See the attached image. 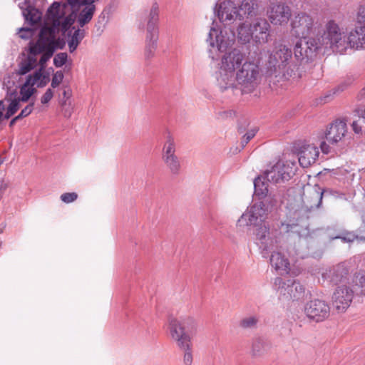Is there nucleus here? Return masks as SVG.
<instances>
[{"mask_svg": "<svg viewBox=\"0 0 365 365\" xmlns=\"http://www.w3.org/2000/svg\"><path fill=\"white\" fill-rule=\"evenodd\" d=\"M265 76L269 84L282 86L297 69L292 46L283 41H275L264 53Z\"/></svg>", "mask_w": 365, "mask_h": 365, "instance_id": "obj_1", "label": "nucleus"}, {"mask_svg": "<svg viewBox=\"0 0 365 365\" xmlns=\"http://www.w3.org/2000/svg\"><path fill=\"white\" fill-rule=\"evenodd\" d=\"M349 33L341 30L339 25L331 20L325 26L321 44L333 52L343 54L348 48H365V24H360Z\"/></svg>", "mask_w": 365, "mask_h": 365, "instance_id": "obj_2", "label": "nucleus"}, {"mask_svg": "<svg viewBox=\"0 0 365 365\" xmlns=\"http://www.w3.org/2000/svg\"><path fill=\"white\" fill-rule=\"evenodd\" d=\"M285 225L282 222H277L275 224L270 225L269 223H264L255 230L257 240L259 243V248L262 249V256L267 257L269 254L272 252L270 256L271 265L278 271L285 273L290 272V262L287 257L282 247H278L277 237L281 234L279 230L280 227ZM288 228L289 225H286Z\"/></svg>", "mask_w": 365, "mask_h": 365, "instance_id": "obj_3", "label": "nucleus"}, {"mask_svg": "<svg viewBox=\"0 0 365 365\" xmlns=\"http://www.w3.org/2000/svg\"><path fill=\"white\" fill-rule=\"evenodd\" d=\"M264 180V176H259L255 179V195L261 200L255 203L248 212L243 214L239 222L245 220L247 225H254L257 228L264 223H268L264 220L275 205L276 200L271 195H267L268 184Z\"/></svg>", "mask_w": 365, "mask_h": 365, "instance_id": "obj_4", "label": "nucleus"}, {"mask_svg": "<svg viewBox=\"0 0 365 365\" xmlns=\"http://www.w3.org/2000/svg\"><path fill=\"white\" fill-rule=\"evenodd\" d=\"M246 59L245 53L238 48H233L222 55L215 73L217 85L221 91L234 88L237 71Z\"/></svg>", "mask_w": 365, "mask_h": 365, "instance_id": "obj_5", "label": "nucleus"}, {"mask_svg": "<svg viewBox=\"0 0 365 365\" xmlns=\"http://www.w3.org/2000/svg\"><path fill=\"white\" fill-rule=\"evenodd\" d=\"M260 81V68L254 61L246 59L241 67L237 69L234 78V88L236 84L240 86L243 93H252L258 86Z\"/></svg>", "mask_w": 365, "mask_h": 365, "instance_id": "obj_6", "label": "nucleus"}, {"mask_svg": "<svg viewBox=\"0 0 365 365\" xmlns=\"http://www.w3.org/2000/svg\"><path fill=\"white\" fill-rule=\"evenodd\" d=\"M168 329L171 338L178 346L187 347V341H191V334L196 331L197 324L191 317L182 319L170 318Z\"/></svg>", "mask_w": 365, "mask_h": 365, "instance_id": "obj_7", "label": "nucleus"}, {"mask_svg": "<svg viewBox=\"0 0 365 365\" xmlns=\"http://www.w3.org/2000/svg\"><path fill=\"white\" fill-rule=\"evenodd\" d=\"M145 21L146 37L144 56L146 60H150L155 55L158 39L159 6L156 2L153 4Z\"/></svg>", "mask_w": 365, "mask_h": 365, "instance_id": "obj_8", "label": "nucleus"}, {"mask_svg": "<svg viewBox=\"0 0 365 365\" xmlns=\"http://www.w3.org/2000/svg\"><path fill=\"white\" fill-rule=\"evenodd\" d=\"M322 36L317 41L315 38H304L297 41L294 47V58L297 63H308L312 61L317 54V52L320 48H324L328 49L324 45L321 44L320 41Z\"/></svg>", "mask_w": 365, "mask_h": 365, "instance_id": "obj_9", "label": "nucleus"}, {"mask_svg": "<svg viewBox=\"0 0 365 365\" xmlns=\"http://www.w3.org/2000/svg\"><path fill=\"white\" fill-rule=\"evenodd\" d=\"M216 29L211 27L207 39L212 47L216 46L219 51L224 52L235 41V32L233 28Z\"/></svg>", "mask_w": 365, "mask_h": 365, "instance_id": "obj_10", "label": "nucleus"}, {"mask_svg": "<svg viewBox=\"0 0 365 365\" xmlns=\"http://www.w3.org/2000/svg\"><path fill=\"white\" fill-rule=\"evenodd\" d=\"M347 134V126L345 121L342 120H336L329 125L325 132V138L329 144L322 140L320 143V148L323 153L328 154L331 153V145H336L343 140Z\"/></svg>", "mask_w": 365, "mask_h": 365, "instance_id": "obj_11", "label": "nucleus"}, {"mask_svg": "<svg viewBox=\"0 0 365 365\" xmlns=\"http://www.w3.org/2000/svg\"><path fill=\"white\" fill-rule=\"evenodd\" d=\"M217 16L224 26L233 28L240 21V14L238 6L231 0L220 2L217 6Z\"/></svg>", "mask_w": 365, "mask_h": 365, "instance_id": "obj_12", "label": "nucleus"}, {"mask_svg": "<svg viewBox=\"0 0 365 365\" xmlns=\"http://www.w3.org/2000/svg\"><path fill=\"white\" fill-rule=\"evenodd\" d=\"M291 31L299 38H306L314 31L313 18L305 12H298L291 20Z\"/></svg>", "mask_w": 365, "mask_h": 365, "instance_id": "obj_13", "label": "nucleus"}, {"mask_svg": "<svg viewBox=\"0 0 365 365\" xmlns=\"http://www.w3.org/2000/svg\"><path fill=\"white\" fill-rule=\"evenodd\" d=\"M279 284L277 292L279 297L287 300H298L304 297L305 289L299 282L289 279L282 280L281 278L275 279V284Z\"/></svg>", "mask_w": 365, "mask_h": 365, "instance_id": "obj_14", "label": "nucleus"}, {"mask_svg": "<svg viewBox=\"0 0 365 365\" xmlns=\"http://www.w3.org/2000/svg\"><path fill=\"white\" fill-rule=\"evenodd\" d=\"M175 143L173 138L168 135L163 148L162 159L169 171L173 175L180 172L181 164L175 154Z\"/></svg>", "mask_w": 365, "mask_h": 365, "instance_id": "obj_15", "label": "nucleus"}, {"mask_svg": "<svg viewBox=\"0 0 365 365\" xmlns=\"http://www.w3.org/2000/svg\"><path fill=\"white\" fill-rule=\"evenodd\" d=\"M293 164L277 162L270 170L264 173V179L273 183H280L288 181L294 175Z\"/></svg>", "mask_w": 365, "mask_h": 365, "instance_id": "obj_16", "label": "nucleus"}, {"mask_svg": "<svg viewBox=\"0 0 365 365\" xmlns=\"http://www.w3.org/2000/svg\"><path fill=\"white\" fill-rule=\"evenodd\" d=\"M304 314L310 320L322 322L329 317L330 307L327 302L314 299L307 302Z\"/></svg>", "mask_w": 365, "mask_h": 365, "instance_id": "obj_17", "label": "nucleus"}, {"mask_svg": "<svg viewBox=\"0 0 365 365\" xmlns=\"http://www.w3.org/2000/svg\"><path fill=\"white\" fill-rule=\"evenodd\" d=\"M356 292L347 284L339 285L333 293L332 302L334 307L338 312H344L350 306L354 294Z\"/></svg>", "mask_w": 365, "mask_h": 365, "instance_id": "obj_18", "label": "nucleus"}, {"mask_svg": "<svg viewBox=\"0 0 365 365\" xmlns=\"http://www.w3.org/2000/svg\"><path fill=\"white\" fill-rule=\"evenodd\" d=\"M267 16L274 25H287L292 16V11L284 3H272L267 10Z\"/></svg>", "mask_w": 365, "mask_h": 365, "instance_id": "obj_19", "label": "nucleus"}, {"mask_svg": "<svg viewBox=\"0 0 365 365\" xmlns=\"http://www.w3.org/2000/svg\"><path fill=\"white\" fill-rule=\"evenodd\" d=\"M327 193H331V190H322L315 185L307 194H304V207L309 211L318 209L322 205L323 195Z\"/></svg>", "mask_w": 365, "mask_h": 365, "instance_id": "obj_20", "label": "nucleus"}, {"mask_svg": "<svg viewBox=\"0 0 365 365\" xmlns=\"http://www.w3.org/2000/svg\"><path fill=\"white\" fill-rule=\"evenodd\" d=\"M349 271L344 264L333 266L322 274L326 280L335 285L346 284Z\"/></svg>", "mask_w": 365, "mask_h": 365, "instance_id": "obj_21", "label": "nucleus"}, {"mask_svg": "<svg viewBox=\"0 0 365 365\" xmlns=\"http://www.w3.org/2000/svg\"><path fill=\"white\" fill-rule=\"evenodd\" d=\"M319 155V151L315 145H303L298 153L299 163L303 168H308L316 162Z\"/></svg>", "mask_w": 365, "mask_h": 365, "instance_id": "obj_22", "label": "nucleus"}, {"mask_svg": "<svg viewBox=\"0 0 365 365\" xmlns=\"http://www.w3.org/2000/svg\"><path fill=\"white\" fill-rule=\"evenodd\" d=\"M253 36L257 42L267 43L269 37L270 24L264 19H257L252 25Z\"/></svg>", "mask_w": 365, "mask_h": 365, "instance_id": "obj_23", "label": "nucleus"}, {"mask_svg": "<svg viewBox=\"0 0 365 365\" xmlns=\"http://www.w3.org/2000/svg\"><path fill=\"white\" fill-rule=\"evenodd\" d=\"M55 38L52 36H46L43 34V31H41L39 38L36 41V42L29 43V53L30 54L36 55L42 53L43 51H46V48L52 44L53 43H55Z\"/></svg>", "mask_w": 365, "mask_h": 365, "instance_id": "obj_24", "label": "nucleus"}, {"mask_svg": "<svg viewBox=\"0 0 365 365\" xmlns=\"http://www.w3.org/2000/svg\"><path fill=\"white\" fill-rule=\"evenodd\" d=\"M240 21H244L245 19H251L257 15L258 4L255 0H242L238 5Z\"/></svg>", "mask_w": 365, "mask_h": 365, "instance_id": "obj_25", "label": "nucleus"}, {"mask_svg": "<svg viewBox=\"0 0 365 365\" xmlns=\"http://www.w3.org/2000/svg\"><path fill=\"white\" fill-rule=\"evenodd\" d=\"M271 348L269 341L262 336H257L252 339L251 346V354L254 357H259L267 354Z\"/></svg>", "mask_w": 365, "mask_h": 365, "instance_id": "obj_26", "label": "nucleus"}, {"mask_svg": "<svg viewBox=\"0 0 365 365\" xmlns=\"http://www.w3.org/2000/svg\"><path fill=\"white\" fill-rule=\"evenodd\" d=\"M237 26V39L241 43H247L253 36L252 25H247L243 21H239Z\"/></svg>", "mask_w": 365, "mask_h": 365, "instance_id": "obj_27", "label": "nucleus"}, {"mask_svg": "<svg viewBox=\"0 0 365 365\" xmlns=\"http://www.w3.org/2000/svg\"><path fill=\"white\" fill-rule=\"evenodd\" d=\"M354 81V78L351 76H349L343 80L336 87L333 88L331 91H328L324 96L321 97V102L326 103L329 102L334 94H336L345 91L349 87Z\"/></svg>", "mask_w": 365, "mask_h": 365, "instance_id": "obj_28", "label": "nucleus"}, {"mask_svg": "<svg viewBox=\"0 0 365 365\" xmlns=\"http://www.w3.org/2000/svg\"><path fill=\"white\" fill-rule=\"evenodd\" d=\"M71 31L68 34L69 38L68 40V45L69 51L73 53L76 50L78 46L81 42L83 38L85 36V31L83 29H77L74 31V32L71 34Z\"/></svg>", "mask_w": 365, "mask_h": 365, "instance_id": "obj_29", "label": "nucleus"}, {"mask_svg": "<svg viewBox=\"0 0 365 365\" xmlns=\"http://www.w3.org/2000/svg\"><path fill=\"white\" fill-rule=\"evenodd\" d=\"M95 11L96 6L91 8L84 6L81 9L77 16V22L79 26L83 27L86 24H88L91 21Z\"/></svg>", "mask_w": 365, "mask_h": 365, "instance_id": "obj_30", "label": "nucleus"}, {"mask_svg": "<svg viewBox=\"0 0 365 365\" xmlns=\"http://www.w3.org/2000/svg\"><path fill=\"white\" fill-rule=\"evenodd\" d=\"M259 317L256 315H250L243 317L239 322V327L245 330L256 329L259 323Z\"/></svg>", "mask_w": 365, "mask_h": 365, "instance_id": "obj_31", "label": "nucleus"}, {"mask_svg": "<svg viewBox=\"0 0 365 365\" xmlns=\"http://www.w3.org/2000/svg\"><path fill=\"white\" fill-rule=\"evenodd\" d=\"M23 14L27 21L31 25H35L41 20V14L38 10L29 8L23 11Z\"/></svg>", "mask_w": 365, "mask_h": 365, "instance_id": "obj_32", "label": "nucleus"}, {"mask_svg": "<svg viewBox=\"0 0 365 365\" xmlns=\"http://www.w3.org/2000/svg\"><path fill=\"white\" fill-rule=\"evenodd\" d=\"M57 47V41H55V43H53L50 46H48L46 51H43L41 58L39 60V64L41 65L42 69L43 68L46 63L52 57L53 53Z\"/></svg>", "mask_w": 365, "mask_h": 365, "instance_id": "obj_33", "label": "nucleus"}, {"mask_svg": "<svg viewBox=\"0 0 365 365\" xmlns=\"http://www.w3.org/2000/svg\"><path fill=\"white\" fill-rule=\"evenodd\" d=\"M20 99L14 98L11 101L9 106L6 108V112L4 114V118L9 119L14 115L21 107Z\"/></svg>", "mask_w": 365, "mask_h": 365, "instance_id": "obj_34", "label": "nucleus"}, {"mask_svg": "<svg viewBox=\"0 0 365 365\" xmlns=\"http://www.w3.org/2000/svg\"><path fill=\"white\" fill-rule=\"evenodd\" d=\"M187 347L186 346H178L181 350L184 351L183 355V363L185 365H191L192 363V342L191 341H187Z\"/></svg>", "mask_w": 365, "mask_h": 365, "instance_id": "obj_35", "label": "nucleus"}, {"mask_svg": "<svg viewBox=\"0 0 365 365\" xmlns=\"http://www.w3.org/2000/svg\"><path fill=\"white\" fill-rule=\"evenodd\" d=\"M42 77V68H41L38 71L34 72L33 75H29L26 81L25 82V86H34L36 85L38 86V83L40 81V79Z\"/></svg>", "mask_w": 365, "mask_h": 365, "instance_id": "obj_36", "label": "nucleus"}, {"mask_svg": "<svg viewBox=\"0 0 365 365\" xmlns=\"http://www.w3.org/2000/svg\"><path fill=\"white\" fill-rule=\"evenodd\" d=\"M29 86H25L24 83L23 86L21 88L20 94L21 95V96L17 98L18 99H20V101L27 102L36 91L35 88H28Z\"/></svg>", "mask_w": 365, "mask_h": 365, "instance_id": "obj_37", "label": "nucleus"}, {"mask_svg": "<svg viewBox=\"0 0 365 365\" xmlns=\"http://www.w3.org/2000/svg\"><path fill=\"white\" fill-rule=\"evenodd\" d=\"M60 6L61 4L59 2L55 1L53 2L50 7L48 9L47 14L49 16H51L54 20H58L61 18L60 14Z\"/></svg>", "mask_w": 365, "mask_h": 365, "instance_id": "obj_38", "label": "nucleus"}, {"mask_svg": "<svg viewBox=\"0 0 365 365\" xmlns=\"http://www.w3.org/2000/svg\"><path fill=\"white\" fill-rule=\"evenodd\" d=\"M67 58L68 55L66 53H57L53 58V64L56 67L60 68L66 63Z\"/></svg>", "mask_w": 365, "mask_h": 365, "instance_id": "obj_39", "label": "nucleus"}, {"mask_svg": "<svg viewBox=\"0 0 365 365\" xmlns=\"http://www.w3.org/2000/svg\"><path fill=\"white\" fill-rule=\"evenodd\" d=\"M63 79V73H62V71H56L53 74L52 80H51L52 88H55L58 87L60 85V83L62 82Z\"/></svg>", "mask_w": 365, "mask_h": 365, "instance_id": "obj_40", "label": "nucleus"}, {"mask_svg": "<svg viewBox=\"0 0 365 365\" xmlns=\"http://www.w3.org/2000/svg\"><path fill=\"white\" fill-rule=\"evenodd\" d=\"M78 197V195L76 192H66L63 193L60 198L65 203H71L74 202Z\"/></svg>", "mask_w": 365, "mask_h": 365, "instance_id": "obj_41", "label": "nucleus"}, {"mask_svg": "<svg viewBox=\"0 0 365 365\" xmlns=\"http://www.w3.org/2000/svg\"><path fill=\"white\" fill-rule=\"evenodd\" d=\"M352 288L356 290L355 292L356 294H365V276H361L359 279V284H356Z\"/></svg>", "mask_w": 365, "mask_h": 365, "instance_id": "obj_42", "label": "nucleus"}, {"mask_svg": "<svg viewBox=\"0 0 365 365\" xmlns=\"http://www.w3.org/2000/svg\"><path fill=\"white\" fill-rule=\"evenodd\" d=\"M34 68V66L31 65L30 63H28L24 60L20 63L19 73L20 75H25Z\"/></svg>", "mask_w": 365, "mask_h": 365, "instance_id": "obj_43", "label": "nucleus"}, {"mask_svg": "<svg viewBox=\"0 0 365 365\" xmlns=\"http://www.w3.org/2000/svg\"><path fill=\"white\" fill-rule=\"evenodd\" d=\"M34 103L32 102V103H30L29 104H28L24 108H23L20 113L17 115L21 120L23 119L24 118H26L27 117L28 115H29L31 112L33 111V109H34Z\"/></svg>", "mask_w": 365, "mask_h": 365, "instance_id": "obj_44", "label": "nucleus"}, {"mask_svg": "<svg viewBox=\"0 0 365 365\" xmlns=\"http://www.w3.org/2000/svg\"><path fill=\"white\" fill-rule=\"evenodd\" d=\"M361 123H364L362 120V116H359V119L358 120H355L352 123L351 127L354 130V132L356 134H361L362 133V129H361Z\"/></svg>", "mask_w": 365, "mask_h": 365, "instance_id": "obj_45", "label": "nucleus"}, {"mask_svg": "<svg viewBox=\"0 0 365 365\" xmlns=\"http://www.w3.org/2000/svg\"><path fill=\"white\" fill-rule=\"evenodd\" d=\"M53 96V91L51 88H48L41 98L42 104L48 103Z\"/></svg>", "mask_w": 365, "mask_h": 365, "instance_id": "obj_46", "label": "nucleus"}, {"mask_svg": "<svg viewBox=\"0 0 365 365\" xmlns=\"http://www.w3.org/2000/svg\"><path fill=\"white\" fill-rule=\"evenodd\" d=\"M61 106L63 108L62 112H63V116L65 118H69L72 114V108H71L70 105L67 107L66 106V101H63L61 102Z\"/></svg>", "mask_w": 365, "mask_h": 365, "instance_id": "obj_47", "label": "nucleus"}, {"mask_svg": "<svg viewBox=\"0 0 365 365\" xmlns=\"http://www.w3.org/2000/svg\"><path fill=\"white\" fill-rule=\"evenodd\" d=\"M335 238H340L341 239V240L343 242H353L356 238V236L353 234V233H346L344 236L342 237H336Z\"/></svg>", "mask_w": 365, "mask_h": 365, "instance_id": "obj_48", "label": "nucleus"}, {"mask_svg": "<svg viewBox=\"0 0 365 365\" xmlns=\"http://www.w3.org/2000/svg\"><path fill=\"white\" fill-rule=\"evenodd\" d=\"M358 20L360 24H365V6H361L358 12Z\"/></svg>", "mask_w": 365, "mask_h": 365, "instance_id": "obj_49", "label": "nucleus"}, {"mask_svg": "<svg viewBox=\"0 0 365 365\" xmlns=\"http://www.w3.org/2000/svg\"><path fill=\"white\" fill-rule=\"evenodd\" d=\"M73 19L71 17H66L62 23L63 29L67 30L73 24Z\"/></svg>", "mask_w": 365, "mask_h": 365, "instance_id": "obj_50", "label": "nucleus"}, {"mask_svg": "<svg viewBox=\"0 0 365 365\" xmlns=\"http://www.w3.org/2000/svg\"><path fill=\"white\" fill-rule=\"evenodd\" d=\"M48 81H49L48 75H43L42 73V77L40 79L39 83H38V87L42 88V87L45 86L48 83Z\"/></svg>", "mask_w": 365, "mask_h": 365, "instance_id": "obj_51", "label": "nucleus"}, {"mask_svg": "<svg viewBox=\"0 0 365 365\" xmlns=\"http://www.w3.org/2000/svg\"><path fill=\"white\" fill-rule=\"evenodd\" d=\"M257 131V130L256 128L251 129L244 135L243 138H245L246 140L250 141L255 135Z\"/></svg>", "mask_w": 365, "mask_h": 365, "instance_id": "obj_52", "label": "nucleus"}, {"mask_svg": "<svg viewBox=\"0 0 365 365\" xmlns=\"http://www.w3.org/2000/svg\"><path fill=\"white\" fill-rule=\"evenodd\" d=\"M98 0H81L80 3V6H83L86 7L91 8L92 6H96L93 3L98 1Z\"/></svg>", "mask_w": 365, "mask_h": 365, "instance_id": "obj_53", "label": "nucleus"}, {"mask_svg": "<svg viewBox=\"0 0 365 365\" xmlns=\"http://www.w3.org/2000/svg\"><path fill=\"white\" fill-rule=\"evenodd\" d=\"M36 55L29 53L27 58L25 61H26L28 63H30L31 65H32V66H34V67H35L36 62H37V59H36Z\"/></svg>", "mask_w": 365, "mask_h": 365, "instance_id": "obj_54", "label": "nucleus"}, {"mask_svg": "<svg viewBox=\"0 0 365 365\" xmlns=\"http://www.w3.org/2000/svg\"><path fill=\"white\" fill-rule=\"evenodd\" d=\"M287 252L289 257L290 258H294L296 255H297V250L293 246H291L289 249H287Z\"/></svg>", "mask_w": 365, "mask_h": 365, "instance_id": "obj_55", "label": "nucleus"}, {"mask_svg": "<svg viewBox=\"0 0 365 365\" xmlns=\"http://www.w3.org/2000/svg\"><path fill=\"white\" fill-rule=\"evenodd\" d=\"M68 4L72 7H75L77 5H80V0H67Z\"/></svg>", "mask_w": 365, "mask_h": 365, "instance_id": "obj_56", "label": "nucleus"}, {"mask_svg": "<svg viewBox=\"0 0 365 365\" xmlns=\"http://www.w3.org/2000/svg\"><path fill=\"white\" fill-rule=\"evenodd\" d=\"M21 120L17 115L11 119L9 123V126L12 127L18 120Z\"/></svg>", "mask_w": 365, "mask_h": 365, "instance_id": "obj_57", "label": "nucleus"}, {"mask_svg": "<svg viewBox=\"0 0 365 365\" xmlns=\"http://www.w3.org/2000/svg\"><path fill=\"white\" fill-rule=\"evenodd\" d=\"M63 97L66 98L65 101L68 99L71 96V93H70L69 91H66V90L63 91Z\"/></svg>", "mask_w": 365, "mask_h": 365, "instance_id": "obj_58", "label": "nucleus"}, {"mask_svg": "<svg viewBox=\"0 0 365 365\" xmlns=\"http://www.w3.org/2000/svg\"><path fill=\"white\" fill-rule=\"evenodd\" d=\"M6 108V106L4 104V101H0V112L3 113V110Z\"/></svg>", "mask_w": 365, "mask_h": 365, "instance_id": "obj_59", "label": "nucleus"}, {"mask_svg": "<svg viewBox=\"0 0 365 365\" xmlns=\"http://www.w3.org/2000/svg\"><path fill=\"white\" fill-rule=\"evenodd\" d=\"M248 143H249V141L246 140L245 138H242V139L241 140V144H242V147H245Z\"/></svg>", "mask_w": 365, "mask_h": 365, "instance_id": "obj_60", "label": "nucleus"}, {"mask_svg": "<svg viewBox=\"0 0 365 365\" xmlns=\"http://www.w3.org/2000/svg\"><path fill=\"white\" fill-rule=\"evenodd\" d=\"M361 116H362V120H363L364 123H365V109L362 111Z\"/></svg>", "mask_w": 365, "mask_h": 365, "instance_id": "obj_61", "label": "nucleus"}, {"mask_svg": "<svg viewBox=\"0 0 365 365\" xmlns=\"http://www.w3.org/2000/svg\"><path fill=\"white\" fill-rule=\"evenodd\" d=\"M219 114L220 115L224 114V115H227L228 114L231 115V111H226V112H223V113H220Z\"/></svg>", "mask_w": 365, "mask_h": 365, "instance_id": "obj_62", "label": "nucleus"}, {"mask_svg": "<svg viewBox=\"0 0 365 365\" xmlns=\"http://www.w3.org/2000/svg\"><path fill=\"white\" fill-rule=\"evenodd\" d=\"M4 160H2V158L0 157V165L3 163Z\"/></svg>", "mask_w": 365, "mask_h": 365, "instance_id": "obj_63", "label": "nucleus"}, {"mask_svg": "<svg viewBox=\"0 0 365 365\" xmlns=\"http://www.w3.org/2000/svg\"><path fill=\"white\" fill-rule=\"evenodd\" d=\"M20 36H21V38H26V37H25V36H24L23 35H20Z\"/></svg>", "mask_w": 365, "mask_h": 365, "instance_id": "obj_64", "label": "nucleus"}]
</instances>
